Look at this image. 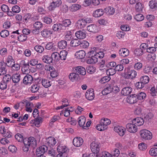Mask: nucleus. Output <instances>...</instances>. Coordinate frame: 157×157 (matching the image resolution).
Listing matches in <instances>:
<instances>
[{
	"label": "nucleus",
	"instance_id": "49",
	"mask_svg": "<svg viewBox=\"0 0 157 157\" xmlns=\"http://www.w3.org/2000/svg\"><path fill=\"white\" fill-rule=\"evenodd\" d=\"M112 92L110 86L105 88L102 91V94L103 95H106Z\"/></svg>",
	"mask_w": 157,
	"mask_h": 157
},
{
	"label": "nucleus",
	"instance_id": "16",
	"mask_svg": "<svg viewBox=\"0 0 157 157\" xmlns=\"http://www.w3.org/2000/svg\"><path fill=\"white\" fill-rule=\"evenodd\" d=\"M144 122V121L143 118L140 117L136 118L132 121V122L136 124L137 127L143 125Z\"/></svg>",
	"mask_w": 157,
	"mask_h": 157
},
{
	"label": "nucleus",
	"instance_id": "14",
	"mask_svg": "<svg viewBox=\"0 0 157 157\" xmlns=\"http://www.w3.org/2000/svg\"><path fill=\"white\" fill-rule=\"evenodd\" d=\"M86 98L88 100H92L94 98V90L93 89L88 90L85 93Z\"/></svg>",
	"mask_w": 157,
	"mask_h": 157
},
{
	"label": "nucleus",
	"instance_id": "55",
	"mask_svg": "<svg viewBox=\"0 0 157 157\" xmlns=\"http://www.w3.org/2000/svg\"><path fill=\"white\" fill-rule=\"evenodd\" d=\"M110 79L111 78L109 76H106L102 78L99 82L101 84H104L109 82Z\"/></svg>",
	"mask_w": 157,
	"mask_h": 157
},
{
	"label": "nucleus",
	"instance_id": "6",
	"mask_svg": "<svg viewBox=\"0 0 157 157\" xmlns=\"http://www.w3.org/2000/svg\"><path fill=\"white\" fill-rule=\"evenodd\" d=\"M126 127L127 130L131 133H135L138 130L136 124L132 122L127 124Z\"/></svg>",
	"mask_w": 157,
	"mask_h": 157
},
{
	"label": "nucleus",
	"instance_id": "19",
	"mask_svg": "<svg viewBox=\"0 0 157 157\" xmlns=\"http://www.w3.org/2000/svg\"><path fill=\"white\" fill-rule=\"evenodd\" d=\"M42 122L43 118L39 116H37L35 119L31 121V123L34 124L37 127H39L40 126V124Z\"/></svg>",
	"mask_w": 157,
	"mask_h": 157
},
{
	"label": "nucleus",
	"instance_id": "28",
	"mask_svg": "<svg viewBox=\"0 0 157 157\" xmlns=\"http://www.w3.org/2000/svg\"><path fill=\"white\" fill-rule=\"evenodd\" d=\"M87 29L89 32L96 33L98 31L97 26L95 24H91L87 27Z\"/></svg>",
	"mask_w": 157,
	"mask_h": 157
},
{
	"label": "nucleus",
	"instance_id": "58",
	"mask_svg": "<svg viewBox=\"0 0 157 157\" xmlns=\"http://www.w3.org/2000/svg\"><path fill=\"white\" fill-rule=\"evenodd\" d=\"M42 19L44 22L47 24H50L52 22V19L50 17L47 16L44 17Z\"/></svg>",
	"mask_w": 157,
	"mask_h": 157
},
{
	"label": "nucleus",
	"instance_id": "9",
	"mask_svg": "<svg viewBox=\"0 0 157 157\" xmlns=\"http://www.w3.org/2000/svg\"><path fill=\"white\" fill-rule=\"evenodd\" d=\"M136 72L135 70L129 69L125 74L124 77L126 79H132L136 77Z\"/></svg>",
	"mask_w": 157,
	"mask_h": 157
},
{
	"label": "nucleus",
	"instance_id": "8",
	"mask_svg": "<svg viewBox=\"0 0 157 157\" xmlns=\"http://www.w3.org/2000/svg\"><path fill=\"white\" fill-rule=\"evenodd\" d=\"M99 144L94 141L93 142L90 144V149L92 151L96 154H98L100 151Z\"/></svg>",
	"mask_w": 157,
	"mask_h": 157
},
{
	"label": "nucleus",
	"instance_id": "22",
	"mask_svg": "<svg viewBox=\"0 0 157 157\" xmlns=\"http://www.w3.org/2000/svg\"><path fill=\"white\" fill-rule=\"evenodd\" d=\"M89 58L86 60L87 63L89 64H94L96 63L98 61V59L94 55L93 56L92 55L91 57L88 56Z\"/></svg>",
	"mask_w": 157,
	"mask_h": 157
},
{
	"label": "nucleus",
	"instance_id": "48",
	"mask_svg": "<svg viewBox=\"0 0 157 157\" xmlns=\"http://www.w3.org/2000/svg\"><path fill=\"white\" fill-rule=\"evenodd\" d=\"M100 121L101 123L103 124L105 126H107L111 123V121L109 119L105 118L101 119Z\"/></svg>",
	"mask_w": 157,
	"mask_h": 157
},
{
	"label": "nucleus",
	"instance_id": "41",
	"mask_svg": "<svg viewBox=\"0 0 157 157\" xmlns=\"http://www.w3.org/2000/svg\"><path fill=\"white\" fill-rule=\"evenodd\" d=\"M11 79L12 76L9 74L5 75L2 78V80L7 84L11 82Z\"/></svg>",
	"mask_w": 157,
	"mask_h": 157
},
{
	"label": "nucleus",
	"instance_id": "61",
	"mask_svg": "<svg viewBox=\"0 0 157 157\" xmlns=\"http://www.w3.org/2000/svg\"><path fill=\"white\" fill-rule=\"evenodd\" d=\"M15 137L16 139L18 142H22L23 141L24 142L23 137L21 134L18 133L15 135Z\"/></svg>",
	"mask_w": 157,
	"mask_h": 157
},
{
	"label": "nucleus",
	"instance_id": "50",
	"mask_svg": "<svg viewBox=\"0 0 157 157\" xmlns=\"http://www.w3.org/2000/svg\"><path fill=\"white\" fill-rule=\"evenodd\" d=\"M31 15L30 13H27L25 14L23 18L24 23H27L29 20L31 19Z\"/></svg>",
	"mask_w": 157,
	"mask_h": 157
},
{
	"label": "nucleus",
	"instance_id": "62",
	"mask_svg": "<svg viewBox=\"0 0 157 157\" xmlns=\"http://www.w3.org/2000/svg\"><path fill=\"white\" fill-rule=\"evenodd\" d=\"M27 36L24 34H21L18 37V40L21 42H23L26 41L27 39Z\"/></svg>",
	"mask_w": 157,
	"mask_h": 157
},
{
	"label": "nucleus",
	"instance_id": "60",
	"mask_svg": "<svg viewBox=\"0 0 157 157\" xmlns=\"http://www.w3.org/2000/svg\"><path fill=\"white\" fill-rule=\"evenodd\" d=\"M116 71L114 68L110 67L107 70L106 73H108L109 75H113L116 73Z\"/></svg>",
	"mask_w": 157,
	"mask_h": 157
},
{
	"label": "nucleus",
	"instance_id": "56",
	"mask_svg": "<svg viewBox=\"0 0 157 157\" xmlns=\"http://www.w3.org/2000/svg\"><path fill=\"white\" fill-rule=\"evenodd\" d=\"M64 39L65 40L67 41L71 40H72V36L71 31H68L66 33L64 37Z\"/></svg>",
	"mask_w": 157,
	"mask_h": 157
},
{
	"label": "nucleus",
	"instance_id": "23",
	"mask_svg": "<svg viewBox=\"0 0 157 157\" xmlns=\"http://www.w3.org/2000/svg\"><path fill=\"white\" fill-rule=\"evenodd\" d=\"M132 90V88L131 87H125L123 88L122 90L121 94L122 95L127 96L131 93Z\"/></svg>",
	"mask_w": 157,
	"mask_h": 157
},
{
	"label": "nucleus",
	"instance_id": "46",
	"mask_svg": "<svg viewBox=\"0 0 157 157\" xmlns=\"http://www.w3.org/2000/svg\"><path fill=\"white\" fill-rule=\"evenodd\" d=\"M141 81L144 85L147 83L149 81V78L147 76L144 75L142 76L140 79Z\"/></svg>",
	"mask_w": 157,
	"mask_h": 157
},
{
	"label": "nucleus",
	"instance_id": "54",
	"mask_svg": "<svg viewBox=\"0 0 157 157\" xmlns=\"http://www.w3.org/2000/svg\"><path fill=\"white\" fill-rule=\"evenodd\" d=\"M150 154L154 156H157V148L154 147L151 148L149 151Z\"/></svg>",
	"mask_w": 157,
	"mask_h": 157
},
{
	"label": "nucleus",
	"instance_id": "1",
	"mask_svg": "<svg viewBox=\"0 0 157 157\" xmlns=\"http://www.w3.org/2000/svg\"><path fill=\"white\" fill-rule=\"evenodd\" d=\"M43 27V24L42 22L38 21H35L33 25V29L32 30V33L34 34H38Z\"/></svg>",
	"mask_w": 157,
	"mask_h": 157
},
{
	"label": "nucleus",
	"instance_id": "40",
	"mask_svg": "<svg viewBox=\"0 0 157 157\" xmlns=\"http://www.w3.org/2000/svg\"><path fill=\"white\" fill-rule=\"evenodd\" d=\"M144 8L143 4L140 2H137L135 6L136 11L138 12H140Z\"/></svg>",
	"mask_w": 157,
	"mask_h": 157
},
{
	"label": "nucleus",
	"instance_id": "59",
	"mask_svg": "<svg viewBox=\"0 0 157 157\" xmlns=\"http://www.w3.org/2000/svg\"><path fill=\"white\" fill-rule=\"evenodd\" d=\"M34 49L38 52L41 53L44 51V48L42 46L38 45L34 47Z\"/></svg>",
	"mask_w": 157,
	"mask_h": 157
},
{
	"label": "nucleus",
	"instance_id": "26",
	"mask_svg": "<svg viewBox=\"0 0 157 157\" xmlns=\"http://www.w3.org/2000/svg\"><path fill=\"white\" fill-rule=\"evenodd\" d=\"M67 43L66 41L62 40L58 42V47L60 49H64L67 48Z\"/></svg>",
	"mask_w": 157,
	"mask_h": 157
},
{
	"label": "nucleus",
	"instance_id": "24",
	"mask_svg": "<svg viewBox=\"0 0 157 157\" xmlns=\"http://www.w3.org/2000/svg\"><path fill=\"white\" fill-rule=\"evenodd\" d=\"M85 19H81L78 20L75 24V26L79 29H82L86 25Z\"/></svg>",
	"mask_w": 157,
	"mask_h": 157
},
{
	"label": "nucleus",
	"instance_id": "15",
	"mask_svg": "<svg viewBox=\"0 0 157 157\" xmlns=\"http://www.w3.org/2000/svg\"><path fill=\"white\" fill-rule=\"evenodd\" d=\"M94 50L88 52V54L89 56H91V54H94L95 56L98 58H102L104 56V53L102 52H97V50H95L96 48H95Z\"/></svg>",
	"mask_w": 157,
	"mask_h": 157
},
{
	"label": "nucleus",
	"instance_id": "17",
	"mask_svg": "<svg viewBox=\"0 0 157 157\" xmlns=\"http://www.w3.org/2000/svg\"><path fill=\"white\" fill-rule=\"evenodd\" d=\"M138 101L136 94H133L128 96L127 98V102L130 104H133Z\"/></svg>",
	"mask_w": 157,
	"mask_h": 157
},
{
	"label": "nucleus",
	"instance_id": "32",
	"mask_svg": "<svg viewBox=\"0 0 157 157\" xmlns=\"http://www.w3.org/2000/svg\"><path fill=\"white\" fill-rule=\"evenodd\" d=\"M119 53L121 56L125 57L129 55V50L127 48H122L119 51Z\"/></svg>",
	"mask_w": 157,
	"mask_h": 157
},
{
	"label": "nucleus",
	"instance_id": "35",
	"mask_svg": "<svg viewBox=\"0 0 157 157\" xmlns=\"http://www.w3.org/2000/svg\"><path fill=\"white\" fill-rule=\"evenodd\" d=\"M42 60L46 63H50L52 62V58L50 55H45L42 57Z\"/></svg>",
	"mask_w": 157,
	"mask_h": 157
},
{
	"label": "nucleus",
	"instance_id": "31",
	"mask_svg": "<svg viewBox=\"0 0 157 157\" xmlns=\"http://www.w3.org/2000/svg\"><path fill=\"white\" fill-rule=\"evenodd\" d=\"M75 56L77 58L79 59H82L84 58L86 56V52L85 51L83 50H81L77 52L75 54Z\"/></svg>",
	"mask_w": 157,
	"mask_h": 157
},
{
	"label": "nucleus",
	"instance_id": "10",
	"mask_svg": "<svg viewBox=\"0 0 157 157\" xmlns=\"http://www.w3.org/2000/svg\"><path fill=\"white\" fill-rule=\"evenodd\" d=\"M61 3V0H52L48 7L49 10L51 11L53 10L56 7H59Z\"/></svg>",
	"mask_w": 157,
	"mask_h": 157
},
{
	"label": "nucleus",
	"instance_id": "12",
	"mask_svg": "<svg viewBox=\"0 0 157 157\" xmlns=\"http://www.w3.org/2000/svg\"><path fill=\"white\" fill-rule=\"evenodd\" d=\"M83 140L80 137H76L73 140V144L76 147H80L83 144Z\"/></svg>",
	"mask_w": 157,
	"mask_h": 157
},
{
	"label": "nucleus",
	"instance_id": "64",
	"mask_svg": "<svg viewBox=\"0 0 157 157\" xmlns=\"http://www.w3.org/2000/svg\"><path fill=\"white\" fill-rule=\"evenodd\" d=\"M9 34V32L8 31L6 30H3L0 33L1 36L3 38L6 37Z\"/></svg>",
	"mask_w": 157,
	"mask_h": 157
},
{
	"label": "nucleus",
	"instance_id": "43",
	"mask_svg": "<svg viewBox=\"0 0 157 157\" xmlns=\"http://www.w3.org/2000/svg\"><path fill=\"white\" fill-rule=\"evenodd\" d=\"M108 128V126H105L103 124L100 122V124L97 125L96 127V128L99 131H103L105 130Z\"/></svg>",
	"mask_w": 157,
	"mask_h": 157
},
{
	"label": "nucleus",
	"instance_id": "52",
	"mask_svg": "<svg viewBox=\"0 0 157 157\" xmlns=\"http://www.w3.org/2000/svg\"><path fill=\"white\" fill-rule=\"evenodd\" d=\"M51 57L52 58V60L56 61H58L59 60V54L57 52H53L51 55Z\"/></svg>",
	"mask_w": 157,
	"mask_h": 157
},
{
	"label": "nucleus",
	"instance_id": "18",
	"mask_svg": "<svg viewBox=\"0 0 157 157\" xmlns=\"http://www.w3.org/2000/svg\"><path fill=\"white\" fill-rule=\"evenodd\" d=\"M52 34V31L48 29H45L41 32V35L44 37L49 38Z\"/></svg>",
	"mask_w": 157,
	"mask_h": 157
},
{
	"label": "nucleus",
	"instance_id": "27",
	"mask_svg": "<svg viewBox=\"0 0 157 157\" xmlns=\"http://www.w3.org/2000/svg\"><path fill=\"white\" fill-rule=\"evenodd\" d=\"M104 11L102 9H98L95 10L94 12L93 15L95 17H99L103 15L104 14Z\"/></svg>",
	"mask_w": 157,
	"mask_h": 157
},
{
	"label": "nucleus",
	"instance_id": "4",
	"mask_svg": "<svg viewBox=\"0 0 157 157\" xmlns=\"http://www.w3.org/2000/svg\"><path fill=\"white\" fill-rule=\"evenodd\" d=\"M24 144L29 145V146L35 147L37 144L36 141L35 139L33 137H31L28 139L25 138L24 140Z\"/></svg>",
	"mask_w": 157,
	"mask_h": 157
},
{
	"label": "nucleus",
	"instance_id": "21",
	"mask_svg": "<svg viewBox=\"0 0 157 157\" xmlns=\"http://www.w3.org/2000/svg\"><path fill=\"white\" fill-rule=\"evenodd\" d=\"M6 64L3 62H0V75H3L6 73Z\"/></svg>",
	"mask_w": 157,
	"mask_h": 157
},
{
	"label": "nucleus",
	"instance_id": "30",
	"mask_svg": "<svg viewBox=\"0 0 157 157\" xmlns=\"http://www.w3.org/2000/svg\"><path fill=\"white\" fill-rule=\"evenodd\" d=\"M21 75L18 73H16L12 76V79L13 82L15 83H18L21 80Z\"/></svg>",
	"mask_w": 157,
	"mask_h": 157
},
{
	"label": "nucleus",
	"instance_id": "11",
	"mask_svg": "<svg viewBox=\"0 0 157 157\" xmlns=\"http://www.w3.org/2000/svg\"><path fill=\"white\" fill-rule=\"evenodd\" d=\"M33 81L32 76L30 75H27L24 77L23 80V82L25 85H30Z\"/></svg>",
	"mask_w": 157,
	"mask_h": 157
},
{
	"label": "nucleus",
	"instance_id": "38",
	"mask_svg": "<svg viewBox=\"0 0 157 157\" xmlns=\"http://www.w3.org/2000/svg\"><path fill=\"white\" fill-rule=\"evenodd\" d=\"M81 40L78 39H75L72 40L71 42V44L72 47H76L80 45Z\"/></svg>",
	"mask_w": 157,
	"mask_h": 157
},
{
	"label": "nucleus",
	"instance_id": "33",
	"mask_svg": "<svg viewBox=\"0 0 157 157\" xmlns=\"http://www.w3.org/2000/svg\"><path fill=\"white\" fill-rule=\"evenodd\" d=\"M52 29L54 31H61L62 30H65V29H63L62 26L60 23L54 24L52 26Z\"/></svg>",
	"mask_w": 157,
	"mask_h": 157
},
{
	"label": "nucleus",
	"instance_id": "3",
	"mask_svg": "<svg viewBox=\"0 0 157 157\" xmlns=\"http://www.w3.org/2000/svg\"><path fill=\"white\" fill-rule=\"evenodd\" d=\"M140 134L141 137L146 140H150L152 137V133L146 129L141 130L140 132Z\"/></svg>",
	"mask_w": 157,
	"mask_h": 157
},
{
	"label": "nucleus",
	"instance_id": "25",
	"mask_svg": "<svg viewBox=\"0 0 157 157\" xmlns=\"http://www.w3.org/2000/svg\"><path fill=\"white\" fill-rule=\"evenodd\" d=\"M85 30L78 31L75 33L76 36L79 39H83L86 37V34Z\"/></svg>",
	"mask_w": 157,
	"mask_h": 157
},
{
	"label": "nucleus",
	"instance_id": "5",
	"mask_svg": "<svg viewBox=\"0 0 157 157\" xmlns=\"http://www.w3.org/2000/svg\"><path fill=\"white\" fill-rule=\"evenodd\" d=\"M48 149V147L45 145L40 146L36 149V155L37 157H40L43 155L44 153L46 152Z\"/></svg>",
	"mask_w": 157,
	"mask_h": 157
},
{
	"label": "nucleus",
	"instance_id": "44",
	"mask_svg": "<svg viewBox=\"0 0 157 157\" xmlns=\"http://www.w3.org/2000/svg\"><path fill=\"white\" fill-rule=\"evenodd\" d=\"M149 6L151 9L154 10L157 9V2L155 1H150L149 2Z\"/></svg>",
	"mask_w": 157,
	"mask_h": 157
},
{
	"label": "nucleus",
	"instance_id": "7",
	"mask_svg": "<svg viewBox=\"0 0 157 157\" xmlns=\"http://www.w3.org/2000/svg\"><path fill=\"white\" fill-rule=\"evenodd\" d=\"M56 143V139L52 136H50L46 139L45 145L50 147H52L55 145Z\"/></svg>",
	"mask_w": 157,
	"mask_h": 157
},
{
	"label": "nucleus",
	"instance_id": "51",
	"mask_svg": "<svg viewBox=\"0 0 157 157\" xmlns=\"http://www.w3.org/2000/svg\"><path fill=\"white\" fill-rule=\"evenodd\" d=\"M86 69L87 72L90 74H92L96 71L95 68L92 66H89L88 67H87Z\"/></svg>",
	"mask_w": 157,
	"mask_h": 157
},
{
	"label": "nucleus",
	"instance_id": "57",
	"mask_svg": "<svg viewBox=\"0 0 157 157\" xmlns=\"http://www.w3.org/2000/svg\"><path fill=\"white\" fill-rule=\"evenodd\" d=\"M23 67L22 68L21 70L23 72L24 71L25 73H28V69L29 68V63H24L23 64Z\"/></svg>",
	"mask_w": 157,
	"mask_h": 157
},
{
	"label": "nucleus",
	"instance_id": "53",
	"mask_svg": "<svg viewBox=\"0 0 157 157\" xmlns=\"http://www.w3.org/2000/svg\"><path fill=\"white\" fill-rule=\"evenodd\" d=\"M81 7V6L79 5L74 4L70 7V10L72 12L75 11L80 9Z\"/></svg>",
	"mask_w": 157,
	"mask_h": 157
},
{
	"label": "nucleus",
	"instance_id": "45",
	"mask_svg": "<svg viewBox=\"0 0 157 157\" xmlns=\"http://www.w3.org/2000/svg\"><path fill=\"white\" fill-rule=\"evenodd\" d=\"M67 54V52L65 50L62 51L59 53V58L61 60H65Z\"/></svg>",
	"mask_w": 157,
	"mask_h": 157
},
{
	"label": "nucleus",
	"instance_id": "13",
	"mask_svg": "<svg viewBox=\"0 0 157 157\" xmlns=\"http://www.w3.org/2000/svg\"><path fill=\"white\" fill-rule=\"evenodd\" d=\"M114 130L121 136H123L126 131L124 128L120 126H115L114 128Z\"/></svg>",
	"mask_w": 157,
	"mask_h": 157
},
{
	"label": "nucleus",
	"instance_id": "29",
	"mask_svg": "<svg viewBox=\"0 0 157 157\" xmlns=\"http://www.w3.org/2000/svg\"><path fill=\"white\" fill-rule=\"evenodd\" d=\"M71 22L69 19H66L63 20L61 24L62 26L63 29H66V27H70L71 25Z\"/></svg>",
	"mask_w": 157,
	"mask_h": 157
},
{
	"label": "nucleus",
	"instance_id": "42",
	"mask_svg": "<svg viewBox=\"0 0 157 157\" xmlns=\"http://www.w3.org/2000/svg\"><path fill=\"white\" fill-rule=\"evenodd\" d=\"M112 92L116 93L120 91L119 87L115 83L110 85Z\"/></svg>",
	"mask_w": 157,
	"mask_h": 157
},
{
	"label": "nucleus",
	"instance_id": "37",
	"mask_svg": "<svg viewBox=\"0 0 157 157\" xmlns=\"http://www.w3.org/2000/svg\"><path fill=\"white\" fill-rule=\"evenodd\" d=\"M105 12L108 14L112 15L115 12V9L111 6L106 7L104 9Z\"/></svg>",
	"mask_w": 157,
	"mask_h": 157
},
{
	"label": "nucleus",
	"instance_id": "63",
	"mask_svg": "<svg viewBox=\"0 0 157 157\" xmlns=\"http://www.w3.org/2000/svg\"><path fill=\"white\" fill-rule=\"evenodd\" d=\"M12 11L14 13H18L21 11V9L18 6L15 5L12 7Z\"/></svg>",
	"mask_w": 157,
	"mask_h": 157
},
{
	"label": "nucleus",
	"instance_id": "36",
	"mask_svg": "<svg viewBox=\"0 0 157 157\" xmlns=\"http://www.w3.org/2000/svg\"><path fill=\"white\" fill-rule=\"evenodd\" d=\"M41 83L42 85L44 87L47 88L51 85V82L49 80L45 78L42 79Z\"/></svg>",
	"mask_w": 157,
	"mask_h": 157
},
{
	"label": "nucleus",
	"instance_id": "39",
	"mask_svg": "<svg viewBox=\"0 0 157 157\" xmlns=\"http://www.w3.org/2000/svg\"><path fill=\"white\" fill-rule=\"evenodd\" d=\"M78 122L80 127H82L85 124L86 118L84 116H81L78 118Z\"/></svg>",
	"mask_w": 157,
	"mask_h": 157
},
{
	"label": "nucleus",
	"instance_id": "34",
	"mask_svg": "<svg viewBox=\"0 0 157 157\" xmlns=\"http://www.w3.org/2000/svg\"><path fill=\"white\" fill-rule=\"evenodd\" d=\"M79 76V75L76 73H71L68 76L69 79L72 82H74L75 81L78 80Z\"/></svg>",
	"mask_w": 157,
	"mask_h": 157
},
{
	"label": "nucleus",
	"instance_id": "47",
	"mask_svg": "<svg viewBox=\"0 0 157 157\" xmlns=\"http://www.w3.org/2000/svg\"><path fill=\"white\" fill-rule=\"evenodd\" d=\"M136 95L138 100L144 99L146 97V94L143 92H140L136 94Z\"/></svg>",
	"mask_w": 157,
	"mask_h": 157
},
{
	"label": "nucleus",
	"instance_id": "20",
	"mask_svg": "<svg viewBox=\"0 0 157 157\" xmlns=\"http://www.w3.org/2000/svg\"><path fill=\"white\" fill-rule=\"evenodd\" d=\"M75 71L78 74H79L82 75H85L86 73L85 68L81 66H78L76 67Z\"/></svg>",
	"mask_w": 157,
	"mask_h": 157
},
{
	"label": "nucleus",
	"instance_id": "2",
	"mask_svg": "<svg viewBox=\"0 0 157 157\" xmlns=\"http://www.w3.org/2000/svg\"><path fill=\"white\" fill-rule=\"evenodd\" d=\"M67 149V147L65 146L59 145L57 150L59 153L57 155L56 157H67V155L66 152Z\"/></svg>",
	"mask_w": 157,
	"mask_h": 157
}]
</instances>
